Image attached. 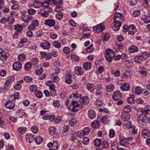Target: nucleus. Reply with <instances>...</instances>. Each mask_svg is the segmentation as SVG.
I'll return each mask as SVG.
<instances>
[{
	"instance_id": "nucleus-45",
	"label": "nucleus",
	"mask_w": 150,
	"mask_h": 150,
	"mask_svg": "<svg viewBox=\"0 0 150 150\" xmlns=\"http://www.w3.org/2000/svg\"><path fill=\"white\" fill-rule=\"evenodd\" d=\"M115 130L112 129H110L109 131V137L110 138H112L115 137Z\"/></svg>"
},
{
	"instance_id": "nucleus-48",
	"label": "nucleus",
	"mask_w": 150,
	"mask_h": 150,
	"mask_svg": "<svg viewBox=\"0 0 150 150\" xmlns=\"http://www.w3.org/2000/svg\"><path fill=\"white\" fill-rule=\"evenodd\" d=\"M111 73L113 74L115 77H117L120 75V72L118 70H112L111 71Z\"/></svg>"
},
{
	"instance_id": "nucleus-47",
	"label": "nucleus",
	"mask_w": 150,
	"mask_h": 150,
	"mask_svg": "<svg viewBox=\"0 0 150 150\" xmlns=\"http://www.w3.org/2000/svg\"><path fill=\"white\" fill-rule=\"evenodd\" d=\"M26 58V56L24 54H21L19 55L18 56V59L20 61H22L24 60Z\"/></svg>"
},
{
	"instance_id": "nucleus-33",
	"label": "nucleus",
	"mask_w": 150,
	"mask_h": 150,
	"mask_svg": "<svg viewBox=\"0 0 150 150\" xmlns=\"http://www.w3.org/2000/svg\"><path fill=\"white\" fill-rule=\"evenodd\" d=\"M14 29L18 32H20L23 30V27L22 25L17 24L14 25Z\"/></svg>"
},
{
	"instance_id": "nucleus-40",
	"label": "nucleus",
	"mask_w": 150,
	"mask_h": 150,
	"mask_svg": "<svg viewBox=\"0 0 150 150\" xmlns=\"http://www.w3.org/2000/svg\"><path fill=\"white\" fill-rule=\"evenodd\" d=\"M94 144L97 147L99 146L101 144V140L97 138L94 141Z\"/></svg>"
},
{
	"instance_id": "nucleus-27",
	"label": "nucleus",
	"mask_w": 150,
	"mask_h": 150,
	"mask_svg": "<svg viewBox=\"0 0 150 150\" xmlns=\"http://www.w3.org/2000/svg\"><path fill=\"white\" fill-rule=\"evenodd\" d=\"M87 89L91 92H92L95 89L94 85L93 83H88L86 84Z\"/></svg>"
},
{
	"instance_id": "nucleus-11",
	"label": "nucleus",
	"mask_w": 150,
	"mask_h": 150,
	"mask_svg": "<svg viewBox=\"0 0 150 150\" xmlns=\"http://www.w3.org/2000/svg\"><path fill=\"white\" fill-rule=\"evenodd\" d=\"M122 96V94L119 91H117L113 93L112 98L114 100H118L121 99Z\"/></svg>"
},
{
	"instance_id": "nucleus-32",
	"label": "nucleus",
	"mask_w": 150,
	"mask_h": 150,
	"mask_svg": "<svg viewBox=\"0 0 150 150\" xmlns=\"http://www.w3.org/2000/svg\"><path fill=\"white\" fill-rule=\"evenodd\" d=\"M141 19L144 21L145 23H150V17L149 16L143 15L141 17Z\"/></svg>"
},
{
	"instance_id": "nucleus-63",
	"label": "nucleus",
	"mask_w": 150,
	"mask_h": 150,
	"mask_svg": "<svg viewBox=\"0 0 150 150\" xmlns=\"http://www.w3.org/2000/svg\"><path fill=\"white\" fill-rule=\"evenodd\" d=\"M90 129L88 127H86L84 128L82 131L86 135L88 134L90 132Z\"/></svg>"
},
{
	"instance_id": "nucleus-2",
	"label": "nucleus",
	"mask_w": 150,
	"mask_h": 150,
	"mask_svg": "<svg viewBox=\"0 0 150 150\" xmlns=\"http://www.w3.org/2000/svg\"><path fill=\"white\" fill-rule=\"evenodd\" d=\"M137 121L142 125H146L149 122L150 123V118L146 115L140 114L137 116Z\"/></svg>"
},
{
	"instance_id": "nucleus-53",
	"label": "nucleus",
	"mask_w": 150,
	"mask_h": 150,
	"mask_svg": "<svg viewBox=\"0 0 150 150\" xmlns=\"http://www.w3.org/2000/svg\"><path fill=\"white\" fill-rule=\"evenodd\" d=\"M30 89L31 92H35L36 91L37 88L36 85H32L30 86Z\"/></svg>"
},
{
	"instance_id": "nucleus-54",
	"label": "nucleus",
	"mask_w": 150,
	"mask_h": 150,
	"mask_svg": "<svg viewBox=\"0 0 150 150\" xmlns=\"http://www.w3.org/2000/svg\"><path fill=\"white\" fill-rule=\"evenodd\" d=\"M62 0H52V2L53 4L56 6H58L62 3Z\"/></svg>"
},
{
	"instance_id": "nucleus-23",
	"label": "nucleus",
	"mask_w": 150,
	"mask_h": 150,
	"mask_svg": "<svg viewBox=\"0 0 150 150\" xmlns=\"http://www.w3.org/2000/svg\"><path fill=\"white\" fill-rule=\"evenodd\" d=\"M134 60L135 62L138 64H141L144 61L141 55L136 56Z\"/></svg>"
},
{
	"instance_id": "nucleus-37",
	"label": "nucleus",
	"mask_w": 150,
	"mask_h": 150,
	"mask_svg": "<svg viewBox=\"0 0 150 150\" xmlns=\"http://www.w3.org/2000/svg\"><path fill=\"white\" fill-rule=\"evenodd\" d=\"M56 131V129L54 127H51L49 129V133L51 136L55 134Z\"/></svg>"
},
{
	"instance_id": "nucleus-18",
	"label": "nucleus",
	"mask_w": 150,
	"mask_h": 150,
	"mask_svg": "<svg viewBox=\"0 0 150 150\" xmlns=\"http://www.w3.org/2000/svg\"><path fill=\"white\" fill-rule=\"evenodd\" d=\"M120 144L122 146H127L129 145V143L128 141H127V138H124L120 139Z\"/></svg>"
},
{
	"instance_id": "nucleus-51",
	"label": "nucleus",
	"mask_w": 150,
	"mask_h": 150,
	"mask_svg": "<svg viewBox=\"0 0 150 150\" xmlns=\"http://www.w3.org/2000/svg\"><path fill=\"white\" fill-rule=\"evenodd\" d=\"M33 6L35 8H39L41 6V3L39 1H35L33 4Z\"/></svg>"
},
{
	"instance_id": "nucleus-7",
	"label": "nucleus",
	"mask_w": 150,
	"mask_h": 150,
	"mask_svg": "<svg viewBox=\"0 0 150 150\" xmlns=\"http://www.w3.org/2000/svg\"><path fill=\"white\" fill-rule=\"evenodd\" d=\"M130 85L127 82H123L120 83V88L123 91H127L130 89Z\"/></svg>"
},
{
	"instance_id": "nucleus-41",
	"label": "nucleus",
	"mask_w": 150,
	"mask_h": 150,
	"mask_svg": "<svg viewBox=\"0 0 150 150\" xmlns=\"http://www.w3.org/2000/svg\"><path fill=\"white\" fill-rule=\"evenodd\" d=\"M66 75L68 76V78L67 79L66 77V83L70 84L72 82V80L70 79L71 77V75L69 72L66 73Z\"/></svg>"
},
{
	"instance_id": "nucleus-22",
	"label": "nucleus",
	"mask_w": 150,
	"mask_h": 150,
	"mask_svg": "<svg viewBox=\"0 0 150 150\" xmlns=\"http://www.w3.org/2000/svg\"><path fill=\"white\" fill-rule=\"evenodd\" d=\"M81 97L80 94H79L78 93H76L71 94L68 99H73V100H74L78 98L80 99Z\"/></svg>"
},
{
	"instance_id": "nucleus-64",
	"label": "nucleus",
	"mask_w": 150,
	"mask_h": 150,
	"mask_svg": "<svg viewBox=\"0 0 150 150\" xmlns=\"http://www.w3.org/2000/svg\"><path fill=\"white\" fill-rule=\"evenodd\" d=\"M26 130V128L25 127H20L18 129V131L22 134L24 133Z\"/></svg>"
},
{
	"instance_id": "nucleus-26",
	"label": "nucleus",
	"mask_w": 150,
	"mask_h": 150,
	"mask_svg": "<svg viewBox=\"0 0 150 150\" xmlns=\"http://www.w3.org/2000/svg\"><path fill=\"white\" fill-rule=\"evenodd\" d=\"M8 53L5 51L3 50L0 54V59L1 60H4L8 57Z\"/></svg>"
},
{
	"instance_id": "nucleus-62",
	"label": "nucleus",
	"mask_w": 150,
	"mask_h": 150,
	"mask_svg": "<svg viewBox=\"0 0 150 150\" xmlns=\"http://www.w3.org/2000/svg\"><path fill=\"white\" fill-rule=\"evenodd\" d=\"M63 16V13H59L56 15V18L59 20L61 19Z\"/></svg>"
},
{
	"instance_id": "nucleus-21",
	"label": "nucleus",
	"mask_w": 150,
	"mask_h": 150,
	"mask_svg": "<svg viewBox=\"0 0 150 150\" xmlns=\"http://www.w3.org/2000/svg\"><path fill=\"white\" fill-rule=\"evenodd\" d=\"M25 139L27 142H31L34 140L33 135L30 133L28 134L25 136Z\"/></svg>"
},
{
	"instance_id": "nucleus-60",
	"label": "nucleus",
	"mask_w": 150,
	"mask_h": 150,
	"mask_svg": "<svg viewBox=\"0 0 150 150\" xmlns=\"http://www.w3.org/2000/svg\"><path fill=\"white\" fill-rule=\"evenodd\" d=\"M36 12L35 10L33 8H30L28 10V13L30 15H33Z\"/></svg>"
},
{
	"instance_id": "nucleus-39",
	"label": "nucleus",
	"mask_w": 150,
	"mask_h": 150,
	"mask_svg": "<svg viewBox=\"0 0 150 150\" xmlns=\"http://www.w3.org/2000/svg\"><path fill=\"white\" fill-rule=\"evenodd\" d=\"M110 38L109 34L106 33L103 34L102 35V40L103 41H106Z\"/></svg>"
},
{
	"instance_id": "nucleus-14",
	"label": "nucleus",
	"mask_w": 150,
	"mask_h": 150,
	"mask_svg": "<svg viewBox=\"0 0 150 150\" xmlns=\"http://www.w3.org/2000/svg\"><path fill=\"white\" fill-rule=\"evenodd\" d=\"M137 30L135 27L133 25H131L128 26L127 32L128 33L133 35L136 32Z\"/></svg>"
},
{
	"instance_id": "nucleus-44",
	"label": "nucleus",
	"mask_w": 150,
	"mask_h": 150,
	"mask_svg": "<svg viewBox=\"0 0 150 150\" xmlns=\"http://www.w3.org/2000/svg\"><path fill=\"white\" fill-rule=\"evenodd\" d=\"M123 110L124 111L123 112H126L128 113L131 111V107L128 105H127L124 107Z\"/></svg>"
},
{
	"instance_id": "nucleus-49",
	"label": "nucleus",
	"mask_w": 150,
	"mask_h": 150,
	"mask_svg": "<svg viewBox=\"0 0 150 150\" xmlns=\"http://www.w3.org/2000/svg\"><path fill=\"white\" fill-rule=\"evenodd\" d=\"M108 117L107 115H105L103 117L101 118H100L99 120H101L100 121L102 122L105 123L107 122L108 121Z\"/></svg>"
},
{
	"instance_id": "nucleus-28",
	"label": "nucleus",
	"mask_w": 150,
	"mask_h": 150,
	"mask_svg": "<svg viewBox=\"0 0 150 150\" xmlns=\"http://www.w3.org/2000/svg\"><path fill=\"white\" fill-rule=\"evenodd\" d=\"M105 88L108 92H110L114 90V86L113 84L110 83L105 86Z\"/></svg>"
},
{
	"instance_id": "nucleus-58",
	"label": "nucleus",
	"mask_w": 150,
	"mask_h": 150,
	"mask_svg": "<svg viewBox=\"0 0 150 150\" xmlns=\"http://www.w3.org/2000/svg\"><path fill=\"white\" fill-rule=\"evenodd\" d=\"M77 120L76 118H73L69 121V124L71 125L72 126L76 124Z\"/></svg>"
},
{
	"instance_id": "nucleus-1",
	"label": "nucleus",
	"mask_w": 150,
	"mask_h": 150,
	"mask_svg": "<svg viewBox=\"0 0 150 150\" xmlns=\"http://www.w3.org/2000/svg\"><path fill=\"white\" fill-rule=\"evenodd\" d=\"M66 102V106H68V108L73 112H77L82 106L80 101L76 102L73 99H68Z\"/></svg>"
},
{
	"instance_id": "nucleus-29",
	"label": "nucleus",
	"mask_w": 150,
	"mask_h": 150,
	"mask_svg": "<svg viewBox=\"0 0 150 150\" xmlns=\"http://www.w3.org/2000/svg\"><path fill=\"white\" fill-rule=\"evenodd\" d=\"M83 67L85 70L90 69L91 68V64L90 62H85L83 64Z\"/></svg>"
},
{
	"instance_id": "nucleus-9",
	"label": "nucleus",
	"mask_w": 150,
	"mask_h": 150,
	"mask_svg": "<svg viewBox=\"0 0 150 150\" xmlns=\"http://www.w3.org/2000/svg\"><path fill=\"white\" fill-rule=\"evenodd\" d=\"M130 117V114L126 112H122L121 115V119L124 121H128Z\"/></svg>"
},
{
	"instance_id": "nucleus-17",
	"label": "nucleus",
	"mask_w": 150,
	"mask_h": 150,
	"mask_svg": "<svg viewBox=\"0 0 150 150\" xmlns=\"http://www.w3.org/2000/svg\"><path fill=\"white\" fill-rule=\"evenodd\" d=\"M88 117L91 119H94L96 116V114L95 111L91 109L88 110Z\"/></svg>"
},
{
	"instance_id": "nucleus-8",
	"label": "nucleus",
	"mask_w": 150,
	"mask_h": 150,
	"mask_svg": "<svg viewBox=\"0 0 150 150\" xmlns=\"http://www.w3.org/2000/svg\"><path fill=\"white\" fill-rule=\"evenodd\" d=\"M13 69L15 71H18L22 68V64L19 62L16 61L12 65Z\"/></svg>"
},
{
	"instance_id": "nucleus-10",
	"label": "nucleus",
	"mask_w": 150,
	"mask_h": 150,
	"mask_svg": "<svg viewBox=\"0 0 150 150\" xmlns=\"http://www.w3.org/2000/svg\"><path fill=\"white\" fill-rule=\"evenodd\" d=\"M51 45V44L49 41L45 40L41 43L40 46L44 50H48L50 48Z\"/></svg>"
},
{
	"instance_id": "nucleus-43",
	"label": "nucleus",
	"mask_w": 150,
	"mask_h": 150,
	"mask_svg": "<svg viewBox=\"0 0 150 150\" xmlns=\"http://www.w3.org/2000/svg\"><path fill=\"white\" fill-rule=\"evenodd\" d=\"M92 126L94 128H97L100 126L99 123L97 121L95 120L92 123Z\"/></svg>"
},
{
	"instance_id": "nucleus-3",
	"label": "nucleus",
	"mask_w": 150,
	"mask_h": 150,
	"mask_svg": "<svg viewBox=\"0 0 150 150\" xmlns=\"http://www.w3.org/2000/svg\"><path fill=\"white\" fill-rule=\"evenodd\" d=\"M115 54L113 51L110 49H106L105 52V57L106 59L109 62L112 61L114 59Z\"/></svg>"
},
{
	"instance_id": "nucleus-50",
	"label": "nucleus",
	"mask_w": 150,
	"mask_h": 150,
	"mask_svg": "<svg viewBox=\"0 0 150 150\" xmlns=\"http://www.w3.org/2000/svg\"><path fill=\"white\" fill-rule=\"evenodd\" d=\"M42 138L41 136L37 137L35 139V142L37 144H40L42 142Z\"/></svg>"
},
{
	"instance_id": "nucleus-34",
	"label": "nucleus",
	"mask_w": 150,
	"mask_h": 150,
	"mask_svg": "<svg viewBox=\"0 0 150 150\" xmlns=\"http://www.w3.org/2000/svg\"><path fill=\"white\" fill-rule=\"evenodd\" d=\"M90 31L88 29H85L82 32L84 36L86 38H88L90 35Z\"/></svg>"
},
{
	"instance_id": "nucleus-38",
	"label": "nucleus",
	"mask_w": 150,
	"mask_h": 150,
	"mask_svg": "<svg viewBox=\"0 0 150 150\" xmlns=\"http://www.w3.org/2000/svg\"><path fill=\"white\" fill-rule=\"evenodd\" d=\"M25 114V113L23 110H18L17 111L16 115L17 117H23Z\"/></svg>"
},
{
	"instance_id": "nucleus-56",
	"label": "nucleus",
	"mask_w": 150,
	"mask_h": 150,
	"mask_svg": "<svg viewBox=\"0 0 150 150\" xmlns=\"http://www.w3.org/2000/svg\"><path fill=\"white\" fill-rule=\"evenodd\" d=\"M144 61L148 58L149 55L146 52H144L142 53V55H141Z\"/></svg>"
},
{
	"instance_id": "nucleus-31",
	"label": "nucleus",
	"mask_w": 150,
	"mask_h": 150,
	"mask_svg": "<svg viewBox=\"0 0 150 150\" xmlns=\"http://www.w3.org/2000/svg\"><path fill=\"white\" fill-rule=\"evenodd\" d=\"M80 102L83 104L86 105L89 103V100L88 97L84 96Z\"/></svg>"
},
{
	"instance_id": "nucleus-13",
	"label": "nucleus",
	"mask_w": 150,
	"mask_h": 150,
	"mask_svg": "<svg viewBox=\"0 0 150 150\" xmlns=\"http://www.w3.org/2000/svg\"><path fill=\"white\" fill-rule=\"evenodd\" d=\"M133 93L136 95H139L142 93V89L140 87L137 86L132 88Z\"/></svg>"
},
{
	"instance_id": "nucleus-57",
	"label": "nucleus",
	"mask_w": 150,
	"mask_h": 150,
	"mask_svg": "<svg viewBox=\"0 0 150 150\" xmlns=\"http://www.w3.org/2000/svg\"><path fill=\"white\" fill-rule=\"evenodd\" d=\"M32 132L35 134L37 133L38 131V128L37 126H34L31 128Z\"/></svg>"
},
{
	"instance_id": "nucleus-24",
	"label": "nucleus",
	"mask_w": 150,
	"mask_h": 150,
	"mask_svg": "<svg viewBox=\"0 0 150 150\" xmlns=\"http://www.w3.org/2000/svg\"><path fill=\"white\" fill-rule=\"evenodd\" d=\"M5 107L9 109H13L14 107L13 103L10 100H8L5 103Z\"/></svg>"
},
{
	"instance_id": "nucleus-36",
	"label": "nucleus",
	"mask_w": 150,
	"mask_h": 150,
	"mask_svg": "<svg viewBox=\"0 0 150 150\" xmlns=\"http://www.w3.org/2000/svg\"><path fill=\"white\" fill-rule=\"evenodd\" d=\"M125 65L126 67L130 68L133 66V63L131 60H127L125 61Z\"/></svg>"
},
{
	"instance_id": "nucleus-19",
	"label": "nucleus",
	"mask_w": 150,
	"mask_h": 150,
	"mask_svg": "<svg viewBox=\"0 0 150 150\" xmlns=\"http://www.w3.org/2000/svg\"><path fill=\"white\" fill-rule=\"evenodd\" d=\"M23 82V80H21L17 82L16 84L14 86V88L18 91L20 90L22 87L21 84Z\"/></svg>"
},
{
	"instance_id": "nucleus-52",
	"label": "nucleus",
	"mask_w": 150,
	"mask_h": 150,
	"mask_svg": "<svg viewBox=\"0 0 150 150\" xmlns=\"http://www.w3.org/2000/svg\"><path fill=\"white\" fill-rule=\"evenodd\" d=\"M15 78L14 76L11 75L7 77V82L9 83L13 82L15 80Z\"/></svg>"
},
{
	"instance_id": "nucleus-25",
	"label": "nucleus",
	"mask_w": 150,
	"mask_h": 150,
	"mask_svg": "<svg viewBox=\"0 0 150 150\" xmlns=\"http://www.w3.org/2000/svg\"><path fill=\"white\" fill-rule=\"evenodd\" d=\"M149 107V105H147L143 109L141 110V114L146 115L147 114H150Z\"/></svg>"
},
{
	"instance_id": "nucleus-46",
	"label": "nucleus",
	"mask_w": 150,
	"mask_h": 150,
	"mask_svg": "<svg viewBox=\"0 0 150 150\" xmlns=\"http://www.w3.org/2000/svg\"><path fill=\"white\" fill-rule=\"evenodd\" d=\"M53 45L56 48H59L61 47V44L58 41L56 40L53 42Z\"/></svg>"
},
{
	"instance_id": "nucleus-59",
	"label": "nucleus",
	"mask_w": 150,
	"mask_h": 150,
	"mask_svg": "<svg viewBox=\"0 0 150 150\" xmlns=\"http://www.w3.org/2000/svg\"><path fill=\"white\" fill-rule=\"evenodd\" d=\"M89 141L90 139L89 138L87 137H85L83 139L82 143L84 145H87L89 143Z\"/></svg>"
},
{
	"instance_id": "nucleus-42",
	"label": "nucleus",
	"mask_w": 150,
	"mask_h": 150,
	"mask_svg": "<svg viewBox=\"0 0 150 150\" xmlns=\"http://www.w3.org/2000/svg\"><path fill=\"white\" fill-rule=\"evenodd\" d=\"M32 64L31 62H28L25 64V69L26 70L29 71L31 68Z\"/></svg>"
},
{
	"instance_id": "nucleus-6",
	"label": "nucleus",
	"mask_w": 150,
	"mask_h": 150,
	"mask_svg": "<svg viewBox=\"0 0 150 150\" xmlns=\"http://www.w3.org/2000/svg\"><path fill=\"white\" fill-rule=\"evenodd\" d=\"M74 73L78 76L82 75L84 73L83 69L81 67L76 66L74 68Z\"/></svg>"
},
{
	"instance_id": "nucleus-12",
	"label": "nucleus",
	"mask_w": 150,
	"mask_h": 150,
	"mask_svg": "<svg viewBox=\"0 0 150 150\" xmlns=\"http://www.w3.org/2000/svg\"><path fill=\"white\" fill-rule=\"evenodd\" d=\"M121 26V24L120 23L114 21L112 24L111 27L112 29L114 31H118L119 29Z\"/></svg>"
},
{
	"instance_id": "nucleus-15",
	"label": "nucleus",
	"mask_w": 150,
	"mask_h": 150,
	"mask_svg": "<svg viewBox=\"0 0 150 150\" xmlns=\"http://www.w3.org/2000/svg\"><path fill=\"white\" fill-rule=\"evenodd\" d=\"M55 23V21L54 20L51 19H47L45 22V24L50 27L54 25Z\"/></svg>"
},
{
	"instance_id": "nucleus-61",
	"label": "nucleus",
	"mask_w": 150,
	"mask_h": 150,
	"mask_svg": "<svg viewBox=\"0 0 150 150\" xmlns=\"http://www.w3.org/2000/svg\"><path fill=\"white\" fill-rule=\"evenodd\" d=\"M95 103L96 106L98 107H100L103 104L102 101L100 100H97Z\"/></svg>"
},
{
	"instance_id": "nucleus-55",
	"label": "nucleus",
	"mask_w": 150,
	"mask_h": 150,
	"mask_svg": "<svg viewBox=\"0 0 150 150\" xmlns=\"http://www.w3.org/2000/svg\"><path fill=\"white\" fill-rule=\"evenodd\" d=\"M94 50V47L92 44L86 48V51L89 53L91 52Z\"/></svg>"
},
{
	"instance_id": "nucleus-30",
	"label": "nucleus",
	"mask_w": 150,
	"mask_h": 150,
	"mask_svg": "<svg viewBox=\"0 0 150 150\" xmlns=\"http://www.w3.org/2000/svg\"><path fill=\"white\" fill-rule=\"evenodd\" d=\"M67 58H69V59H71V60L75 62H78L79 60V57L75 54L72 55L71 56L69 55V56H68Z\"/></svg>"
},
{
	"instance_id": "nucleus-16",
	"label": "nucleus",
	"mask_w": 150,
	"mask_h": 150,
	"mask_svg": "<svg viewBox=\"0 0 150 150\" xmlns=\"http://www.w3.org/2000/svg\"><path fill=\"white\" fill-rule=\"evenodd\" d=\"M128 49L130 53L137 52L139 51V48L138 47L135 45L130 46L129 47Z\"/></svg>"
},
{
	"instance_id": "nucleus-20",
	"label": "nucleus",
	"mask_w": 150,
	"mask_h": 150,
	"mask_svg": "<svg viewBox=\"0 0 150 150\" xmlns=\"http://www.w3.org/2000/svg\"><path fill=\"white\" fill-rule=\"evenodd\" d=\"M150 135L149 132L146 129H144L142 132V137L144 138H146L148 137Z\"/></svg>"
},
{
	"instance_id": "nucleus-5",
	"label": "nucleus",
	"mask_w": 150,
	"mask_h": 150,
	"mask_svg": "<svg viewBox=\"0 0 150 150\" xmlns=\"http://www.w3.org/2000/svg\"><path fill=\"white\" fill-rule=\"evenodd\" d=\"M105 26L104 24L100 23L94 26L93 28V31L97 33L102 32L105 29Z\"/></svg>"
},
{
	"instance_id": "nucleus-4",
	"label": "nucleus",
	"mask_w": 150,
	"mask_h": 150,
	"mask_svg": "<svg viewBox=\"0 0 150 150\" xmlns=\"http://www.w3.org/2000/svg\"><path fill=\"white\" fill-rule=\"evenodd\" d=\"M124 17L121 13H117L115 14L114 18V21L122 24L124 20Z\"/></svg>"
},
{
	"instance_id": "nucleus-35",
	"label": "nucleus",
	"mask_w": 150,
	"mask_h": 150,
	"mask_svg": "<svg viewBox=\"0 0 150 150\" xmlns=\"http://www.w3.org/2000/svg\"><path fill=\"white\" fill-rule=\"evenodd\" d=\"M116 45L115 47V49L117 52L118 51L120 50L123 48V45L121 43H117L116 42Z\"/></svg>"
}]
</instances>
